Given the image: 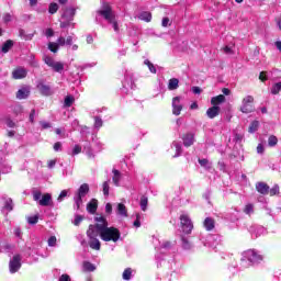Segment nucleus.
Segmentation results:
<instances>
[{"mask_svg":"<svg viewBox=\"0 0 281 281\" xmlns=\"http://www.w3.org/2000/svg\"><path fill=\"white\" fill-rule=\"evenodd\" d=\"M203 225H204L206 232H212V229H214V227L216 225V222L212 217H206L203 222Z\"/></svg>","mask_w":281,"mask_h":281,"instance_id":"obj_20","label":"nucleus"},{"mask_svg":"<svg viewBox=\"0 0 281 281\" xmlns=\"http://www.w3.org/2000/svg\"><path fill=\"white\" fill-rule=\"evenodd\" d=\"M281 91V82H277L272 86L271 93L272 95H278Z\"/></svg>","mask_w":281,"mask_h":281,"instance_id":"obj_36","label":"nucleus"},{"mask_svg":"<svg viewBox=\"0 0 281 281\" xmlns=\"http://www.w3.org/2000/svg\"><path fill=\"white\" fill-rule=\"evenodd\" d=\"M182 142H183V146H186V148H190V146H192L194 144V134L193 133L183 134Z\"/></svg>","mask_w":281,"mask_h":281,"instance_id":"obj_15","label":"nucleus"},{"mask_svg":"<svg viewBox=\"0 0 281 281\" xmlns=\"http://www.w3.org/2000/svg\"><path fill=\"white\" fill-rule=\"evenodd\" d=\"M117 214H120V216H128V211H126V205H124L123 203H119Z\"/></svg>","mask_w":281,"mask_h":281,"instance_id":"obj_29","label":"nucleus"},{"mask_svg":"<svg viewBox=\"0 0 281 281\" xmlns=\"http://www.w3.org/2000/svg\"><path fill=\"white\" fill-rule=\"evenodd\" d=\"M206 115L210 120H214V117H218L221 115V106L213 105L206 110Z\"/></svg>","mask_w":281,"mask_h":281,"instance_id":"obj_13","label":"nucleus"},{"mask_svg":"<svg viewBox=\"0 0 281 281\" xmlns=\"http://www.w3.org/2000/svg\"><path fill=\"white\" fill-rule=\"evenodd\" d=\"M56 236H50L48 238V247H56Z\"/></svg>","mask_w":281,"mask_h":281,"instance_id":"obj_51","label":"nucleus"},{"mask_svg":"<svg viewBox=\"0 0 281 281\" xmlns=\"http://www.w3.org/2000/svg\"><path fill=\"white\" fill-rule=\"evenodd\" d=\"M255 188L257 190V192H259V194H262L263 196L269 194V184H267L266 182H257L255 184Z\"/></svg>","mask_w":281,"mask_h":281,"instance_id":"obj_14","label":"nucleus"},{"mask_svg":"<svg viewBox=\"0 0 281 281\" xmlns=\"http://www.w3.org/2000/svg\"><path fill=\"white\" fill-rule=\"evenodd\" d=\"M82 221H85V216L76 215L75 221H74V225H76V227H78Z\"/></svg>","mask_w":281,"mask_h":281,"instance_id":"obj_47","label":"nucleus"},{"mask_svg":"<svg viewBox=\"0 0 281 281\" xmlns=\"http://www.w3.org/2000/svg\"><path fill=\"white\" fill-rule=\"evenodd\" d=\"M173 146H175L176 151H177V153L173 155V157H179V155H181V153H182L181 144H179V143H173Z\"/></svg>","mask_w":281,"mask_h":281,"instance_id":"obj_44","label":"nucleus"},{"mask_svg":"<svg viewBox=\"0 0 281 281\" xmlns=\"http://www.w3.org/2000/svg\"><path fill=\"white\" fill-rule=\"evenodd\" d=\"M82 271L85 273H91L95 271V265L91 263V261H83L82 262Z\"/></svg>","mask_w":281,"mask_h":281,"instance_id":"obj_22","label":"nucleus"},{"mask_svg":"<svg viewBox=\"0 0 281 281\" xmlns=\"http://www.w3.org/2000/svg\"><path fill=\"white\" fill-rule=\"evenodd\" d=\"M268 146L270 147L278 146V136L270 135L268 138Z\"/></svg>","mask_w":281,"mask_h":281,"instance_id":"obj_35","label":"nucleus"},{"mask_svg":"<svg viewBox=\"0 0 281 281\" xmlns=\"http://www.w3.org/2000/svg\"><path fill=\"white\" fill-rule=\"evenodd\" d=\"M9 269L11 273H16L21 269V255H14L9 262Z\"/></svg>","mask_w":281,"mask_h":281,"instance_id":"obj_6","label":"nucleus"},{"mask_svg":"<svg viewBox=\"0 0 281 281\" xmlns=\"http://www.w3.org/2000/svg\"><path fill=\"white\" fill-rule=\"evenodd\" d=\"M12 47H14V42L12 40H8L2 45V53L8 54V52H10V49H12Z\"/></svg>","mask_w":281,"mask_h":281,"instance_id":"obj_28","label":"nucleus"},{"mask_svg":"<svg viewBox=\"0 0 281 281\" xmlns=\"http://www.w3.org/2000/svg\"><path fill=\"white\" fill-rule=\"evenodd\" d=\"M48 12L49 14H56L58 12V3L53 2L48 5Z\"/></svg>","mask_w":281,"mask_h":281,"instance_id":"obj_38","label":"nucleus"},{"mask_svg":"<svg viewBox=\"0 0 281 281\" xmlns=\"http://www.w3.org/2000/svg\"><path fill=\"white\" fill-rule=\"evenodd\" d=\"M69 25H71V22L69 20H64L63 22H60L59 26L61 29H65V27H69Z\"/></svg>","mask_w":281,"mask_h":281,"instance_id":"obj_58","label":"nucleus"},{"mask_svg":"<svg viewBox=\"0 0 281 281\" xmlns=\"http://www.w3.org/2000/svg\"><path fill=\"white\" fill-rule=\"evenodd\" d=\"M37 89L42 95L49 97L54 95V91H52V87L45 85L43 81H38Z\"/></svg>","mask_w":281,"mask_h":281,"instance_id":"obj_7","label":"nucleus"},{"mask_svg":"<svg viewBox=\"0 0 281 281\" xmlns=\"http://www.w3.org/2000/svg\"><path fill=\"white\" fill-rule=\"evenodd\" d=\"M179 102H181V99L179 97L172 99L173 115H181V111H183V105L179 104Z\"/></svg>","mask_w":281,"mask_h":281,"instance_id":"obj_11","label":"nucleus"},{"mask_svg":"<svg viewBox=\"0 0 281 281\" xmlns=\"http://www.w3.org/2000/svg\"><path fill=\"white\" fill-rule=\"evenodd\" d=\"M99 236L104 243H117L122 237V233H120V229L116 227L108 226L106 228H101Z\"/></svg>","mask_w":281,"mask_h":281,"instance_id":"obj_2","label":"nucleus"},{"mask_svg":"<svg viewBox=\"0 0 281 281\" xmlns=\"http://www.w3.org/2000/svg\"><path fill=\"white\" fill-rule=\"evenodd\" d=\"M104 122L100 116H94V128H102Z\"/></svg>","mask_w":281,"mask_h":281,"instance_id":"obj_41","label":"nucleus"},{"mask_svg":"<svg viewBox=\"0 0 281 281\" xmlns=\"http://www.w3.org/2000/svg\"><path fill=\"white\" fill-rule=\"evenodd\" d=\"M35 115H36V110L32 109L31 113H30V116H29V120H30L31 124H34V116Z\"/></svg>","mask_w":281,"mask_h":281,"instance_id":"obj_57","label":"nucleus"},{"mask_svg":"<svg viewBox=\"0 0 281 281\" xmlns=\"http://www.w3.org/2000/svg\"><path fill=\"white\" fill-rule=\"evenodd\" d=\"M33 200L38 202L42 207H48L52 205V194L42 193L41 191H33Z\"/></svg>","mask_w":281,"mask_h":281,"instance_id":"obj_3","label":"nucleus"},{"mask_svg":"<svg viewBox=\"0 0 281 281\" xmlns=\"http://www.w3.org/2000/svg\"><path fill=\"white\" fill-rule=\"evenodd\" d=\"M259 80H260L261 82H267V80H269V78L267 77V71H261V72L259 74Z\"/></svg>","mask_w":281,"mask_h":281,"instance_id":"obj_50","label":"nucleus"},{"mask_svg":"<svg viewBox=\"0 0 281 281\" xmlns=\"http://www.w3.org/2000/svg\"><path fill=\"white\" fill-rule=\"evenodd\" d=\"M56 44L58 45V47H64V45H66L65 37L64 36L58 37Z\"/></svg>","mask_w":281,"mask_h":281,"instance_id":"obj_52","label":"nucleus"},{"mask_svg":"<svg viewBox=\"0 0 281 281\" xmlns=\"http://www.w3.org/2000/svg\"><path fill=\"white\" fill-rule=\"evenodd\" d=\"M80 153H82V147H80V145H75L72 155H80Z\"/></svg>","mask_w":281,"mask_h":281,"instance_id":"obj_54","label":"nucleus"},{"mask_svg":"<svg viewBox=\"0 0 281 281\" xmlns=\"http://www.w3.org/2000/svg\"><path fill=\"white\" fill-rule=\"evenodd\" d=\"M89 247H91L95 251H100L102 244L100 243V239L98 237L89 238Z\"/></svg>","mask_w":281,"mask_h":281,"instance_id":"obj_19","label":"nucleus"},{"mask_svg":"<svg viewBox=\"0 0 281 281\" xmlns=\"http://www.w3.org/2000/svg\"><path fill=\"white\" fill-rule=\"evenodd\" d=\"M268 194H270V196H276V194H280V187H278V184H276L274 187L269 189Z\"/></svg>","mask_w":281,"mask_h":281,"instance_id":"obj_42","label":"nucleus"},{"mask_svg":"<svg viewBox=\"0 0 281 281\" xmlns=\"http://www.w3.org/2000/svg\"><path fill=\"white\" fill-rule=\"evenodd\" d=\"M75 202H76L77 210H80V205H82V198L77 195L75 198Z\"/></svg>","mask_w":281,"mask_h":281,"instance_id":"obj_56","label":"nucleus"},{"mask_svg":"<svg viewBox=\"0 0 281 281\" xmlns=\"http://www.w3.org/2000/svg\"><path fill=\"white\" fill-rule=\"evenodd\" d=\"M58 281H71V277L69 274H61Z\"/></svg>","mask_w":281,"mask_h":281,"instance_id":"obj_61","label":"nucleus"},{"mask_svg":"<svg viewBox=\"0 0 281 281\" xmlns=\"http://www.w3.org/2000/svg\"><path fill=\"white\" fill-rule=\"evenodd\" d=\"M182 247H183V249H191L192 248V245L190 244V241L186 237H182Z\"/></svg>","mask_w":281,"mask_h":281,"instance_id":"obj_46","label":"nucleus"},{"mask_svg":"<svg viewBox=\"0 0 281 281\" xmlns=\"http://www.w3.org/2000/svg\"><path fill=\"white\" fill-rule=\"evenodd\" d=\"M44 63L48 66V67H53L54 65V58L49 57V56H46L44 57Z\"/></svg>","mask_w":281,"mask_h":281,"instance_id":"obj_48","label":"nucleus"},{"mask_svg":"<svg viewBox=\"0 0 281 281\" xmlns=\"http://www.w3.org/2000/svg\"><path fill=\"white\" fill-rule=\"evenodd\" d=\"M90 190L89 183H82L77 191V196L85 199V196L89 194Z\"/></svg>","mask_w":281,"mask_h":281,"instance_id":"obj_16","label":"nucleus"},{"mask_svg":"<svg viewBox=\"0 0 281 281\" xmlns=\"http://www.w3.org/2000/svg\"><path fill=\"white\" fill-rule=\"evenodd\" d=\"M102 188H103L104 196H109V190H111V187L109 186V181H104L102 184Z\"/></svg>","mask_w":281,"mask_h":281,"instance_id":"obj_43","label":"nucleus"},{"mask_svg":"<svg viewBox=\"0 0 281 281\" xmlns=\"http://www.w3.org/2000/svg\"><path fill=\"white\" fill-rule=\"evenodd\" d=\"M45 36L52 38L54 36V29H46Z\"/></svg>","mask_w":281,"mask_h":281,"instance_id":"obj_59","label":"nucleus"},{"mask_svg":"<svg viewBox=\"0 0 281 281\" xmlns=\"http://www.w3.org/2000/svg\"><path fill=\"white\" fill-rule=\"evenodd\" d=\"M132 276H133V270L131 268H126L123 271V280H131Z\"/></svg>","mask_w":281,"mask_h":281,"instance_id":"obj_40","label":"nucleus"},{"mask_svg":"<svg viewBox=\"0 0 281 281\" xmlns=\"http://www.w3.org/2000/svg\"><path fill=\"white\" fill-rule=\"evenodd\" d=\"M258 126H260V123L258 121H252L248 127V132L256 133V131H258Z\"/></svg>","mask_w":281,"mask_h":281,"instance_id":"obj_34","label":"nucleus"},{"mask_svg":"<svg viewBox=\"0 0 281 281\" xmlns=\"http://www.w3.org/2000/svg\"><path fill=\"white\" fill-rule=\"evenodd\" d=\"M75 100H76V99H75L74 97L67 95V97L65 98V100H64V106H65L66 109H69V106H71V105L74 104Z\"/></svg>","mask_w":281,"mask_h":281,"instance_id":"obj_31","label":"nucleus"},{"mask_svg":"<svg viewBox=\"0 0 281 281\" xmlns=\"http://www.w3.org/2000/svg\"><path fill=\"white\" fill-rule=\"evenodd\" d=\"M144 65H146L151 74H157V68H155V65L150 63V60L145 59Z\"/></svg>","mask_w":281,"mask_h":281,"instance_id":"obj_37","label":"nucleus"},{"mask_svg":"<svg viewBox=\"0 0 281 281\" xmlns=\"http://www.w3.org/2000/svg\"><path fill=\"white\" fill-rule=\"evenodd\" d=\"M48 49L49 52H52L53 54H57L58 53V49H59V46L56 42H49L48 43Z\"/></svg>","mask_w":281,"mask_h":281,"instance_id":"obj_33","label":"nucleus"},{"mask_svg":"<svg viewBox=\"0 0 281 281\" xmlns=\"http://www.w3.org/2000/svg\"><path fill=\"white\" fill-rule=\"evenodd\" d=\"M67 196V190H63L57 199V201H63Z\"/></svg>","mask_w":281,"mask_h":281,"instance_id":"obj_63","label":"nucleus"},{"mask_svg":"<svg viewBox=\"0 0 281 281\" xmlns=\"http://www.w3.org/2000/svg\"><path fill=\"white\" fill-rule=\"evenodd\" d=\"M74 16H76V9L74 8H66L64 10V13L61 15V19H64V21H74Z\"/></svg>","mask_w":281,"mask_h":281,"instance_id":"obj_12","label":"nucleus"},{"mask_svg":"<svg viewBox=\"0 0 281 281\" xmlns=\"http://www.w3.org/2000/svg\"><path fill=\"white\" fill-rule=\"evenodd\" d=\"M169 91H175L176 89H179V79L171 78L168 83Z\"/></svg>","mask_w":281,"mask_h":281,"instance_id":"obj_27","label":"nucleus"},{"mask_svg":"<svg viewBox=\"0 0 281 281\" xmlns=\"http://www.w3.org/2000/svg\"><path fill=\"white\" fill-rule=\"evenodd\" d=\"M244 214L251 216L254 214V204L249 203L244 207Z\"/></svg>","mask_w":281,"mask_h":281,"instance_id":"obj_39","label":"nucleus"},{"mask_svg":"<svg viewBox=\"0 0 281 281\" xmlns=\"http://www.w3.org/2000/svg\"><path fill=\"white\" fill-rule=\"evenodd\" d=\"M112 172H113L112 181H113L114 186H116V188H120V181L122 179V173L117 169H113Z\"/></svg>","mask_w":281,"mask_h":281,"instance_id":"obj_24","label":"nucleus"},{"mask_svg":"<svg viewBox=\"0 0 281 281\" xmlns=\"http://www.w3.org/2000/svg\"><path fill=\"white\" fill-rule=\"evenodd\" d=\"M180 227L183 234H192V231L194 229V224L192 223L190 215L188 214L180 215Z\"/></svg>","mask_w":281,"mask_h":281,"instance_id":"obj_4","label":"nucleus"},{"mask_svg":"<svg viewBox=\"0 0 281 281\" xmlns=\"http://www.w3.org/2000/svg\"><path fill=\"white\" fill-rule=\"evenodd\" d=\"M60 148H63V144L60 142H57L54 144V150L56 153H58V150H60Z\"/></svg>","mask_w":281,"mask_h":281,"instance_id":"obj_62","label":"nucleus"},{"mask_svg":"<svg viewBox=\"0 0 281 281\" xmlns=\"http://www.w3.org/2000/svg\"><path fill=\"white\" fill-rule=\"evenodd\" d=\"M27 223H29L30 225H36V223H38V215L30 216V217L27 218Z\"/></svg>","mask_w":281,"mask_h":281,"instance_id":"obj_45","label":"nucleus"},{"mask_svg":"<svg viewBox=\"0 0 281 281\" xmlns=\"http://www.w3.org/2000/svg\"><path fill=\"white\" fill-rule=\"evenodd\" d=\"M239 111H241V113H254V111H256V108L254 106L252 95H247L243 99Z\"/></svg>","mask_w":281,"mask_h":281,"instance_id":"obj_5","label":"nucleus"},{"mask_svg":"<svg viewBox=\"0 0 281 281\" xmlns=\"http://www.w3.org/2000/svg\"><path fill=\"white\" fill-rule=\"evenodd\" d=\"M54 166H56V159H52L47 161V167L48 168H54Z\"/></svg>","mask_w":281,"mask_h":281,"instance_id":"obj_64","label":"nucleus"},{"mask_svg":"<svg viewBox=\"0 0 281 281\" xmlns=\"http://www.w3.org/2000/svg\"><path fill=\"white\" fill-rule=\"evenodd\" d=\"M97 13L113 25L114 32H120V26L117 25L113 7H111L109 2H103L101 9L98 10Z\"/></svg>","mask_w":281,"mask_h":281,"instance_id":"obj_1","label":"nucleus"},{"mask_svg":"<svg viewBox=\"0 0 281 281\" xmlns=\"http://www.w3.org/2000/svg\"><path fill=\"white\" fill-rule=\"evenodd\" d=\"M245 256L249 262H260L262 261V257L256 252V250H248L245 252Z\"/></svg>","mask_w":281,"mask_h":281,"instance_id":"obj_10","label":"nucleus"},{"mask_svg":"<svg viewBox=\"0 0 281 281\" xmlns=\"http://www.w3.org/2000/svg\"><path fill=\"white\" fill-rule=\"evenodd\" d=\"M138 19L145 21V23H150V21H153V13L144 11L139 14Z\"/></svg>","mask_w":281,"mask_h":281,"instance_id":"obj_26","label":"nucleus"},{"mask_svg":"<svg viewBox=\"0 0 281 281\" xmlns=\"http://www.w3.org/2000/svg\"><path fill=\"white\" fill-rule=\"evenodd\" d=\"M5 124L9 128H14V126H16V123H14L12 119H7Z\"/></svg>","mask_w":281,"mask_h":281,"instance_id":"obj_55","label":"nucleus"},{"mask_svg":"<svg viewBox=\"0 0 281 281\" xmlns=\"http://www.w3.org/2000/svg\"><path fill=\"white\" fill-rule=\"evenodd\" d=\"M12 78L14 80H23V78H27V69L23 67L15 68L12 71Z\"/></svg>","mask_w":281,"mask_h":281,"instance_id":"obj_8","label":"nucleus"},{"mask_svg":"<svg viewBox=\"0 0 281 281\" xmlns=\"http://www.w3.org/2000/svg\"><path fill=\"white\" fill-rule=\"evenodd\" d=\"M224 102H225V95L224 94H220V95L213 97L211 99L212 106H218L220 104H223Z\"/></svg>","mask_w":281,"mask_h":281,"instance_id":"obj_25","label":"nucleus"},{"mask_svg":"<svg viewBox=\"0 0 281 281\" xmlns=\"http://www.w3.org/2000/svg\"><path fill=\"white\" fill-rule=\"evenodd\" d=\"M88 238H98L100 236V231H98V227L94 225H90L87 231Z\"/></svg>","mask_w":281,"mask_h":281,"instance_id":"obj_18","label":"nucleus"},{"mask_svg":"<svg viewBox=\"0 0 281 281\" xmlns=\"http://www.w3.org/2000/svg\"><path fill=\"white\" fill-rule=\"evenodd\" d=\"M200 166H202L203 168H205V166H207L210 164V160L203 158V159H199L198 160Z\"/></svg>","mask_w":281,"mask_h":281,"instance_id":"obj_60","label":"nucleus"},{"mask_svg":"<svg viewBox=\"0 0 281 281\" xmlns=\"http://www.w3.org/2000/svg\"><path fill=\"white\" fill-rule=\"evenodd\" d=\"M3 202V210H7V212H12L14 210V202L11 198H2Z\"/></svg>","mask_w":281,"mask_h":281,"instance_id":"obj_21","label":"nucleus"},{"mask_svg":"<svg viewBox=\"0 0 281 281\" xmlns=\"http://www.w3.org/2000/svg\"><path fill=\"white\" fill-rule=\"evenodd\" d=\"M52 69H54V71L60 72L63 69H65V65L60 61H55L52 66Z\"/></svg>","mask_w":281,"mask_h":281,"instance_id":"obj_32","label":"nucleus"},{"mask_svg":"<svg viewBox=\"0 0 281 281\" xmlns=\"http://www.w3.org/2000/svg\"><path fill=\"white\" fill-rule=\"evenodd\" d=\"M87 212L89 214H95L98 212V200L91 199L90 202L87 204Z\"/></svg>","mask_w":281,"mask_h":281,"instance_id":"obj_17","label":"nucleus"},{"mask_svg":"<svg viewBox=\"0 0 281 281\" xmlns=\"http://www.w3.org/2000/svg\"><path fill=\"white\" fill-rule=\"evenodd\" d=\"M162 27H170L172 23H170V18H164L161 22Z\"/></svg>","mask_w":281,"mask_h":281,"instance_id":"obj_49","label":"nucleus"},{"mask_svg":"<svg viewBox=\"0 0 281 281\" xmlns=\"http://www.w3.org/2000/svg\"><path fill=\"white\" fill-rule=\"evenodd\" d=\"M29 97H30V89H27V88H21L16 92L18 100H25Z\"/></svg>","mask_w":281,"mask_h":281,"instance_id":"obj_23","label":"nucleus"},{"mask_svg":"<svg viewBox=\"0 0 281 281\" xmlns=\"http://www.w3.org/2000/svg\"><path fill=\"white\" fill-rule=\"evenodd\" d=\"M43 131L47 130V128H52V123L45 122V121H41L40 122Z\"/></svg>","mask_w":281,"mask_h":281,"instance_id":"obj_53","label":"nucleus"},{"mask_svg":"<svg viewBox=\"0 0 281 281\" xmlns=\"http://www.w3.org/2000/svg\"><path fill=\"white\" fill-rule=\"evenodd\" d=\"M95 223V227L98 229V232H102V228L106 229L109 227V222L106 221V217L100 215V216H97L94 218Z\"/></svg>","mask_w":281,"mask_h":281,"instance_id":"obj_9","label":"nucleus"},{"mask_svg":"<svg viewBox=\"0 0 281 281\" xmlns=\"http://www.w3.org/2000/svg\"><path fill=\"white\" fill-rule=\"evenodd\" d=\"M139 205H140L142 211L146 212V210L148 207V198L146 195H142Z\"/></svg>","mask_w":281,"mask_h":281,"instance_id":"obj_30","label":"nucleus"}]
</instances>
